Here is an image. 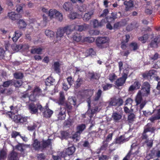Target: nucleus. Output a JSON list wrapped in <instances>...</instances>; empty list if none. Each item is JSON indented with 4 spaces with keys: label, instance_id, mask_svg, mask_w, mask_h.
<instances>
[{
    "label": "nucleus",
    "instance_id": "f257e3e1",
    "mask_svg": "<svg viewBox=\"0 0 160 160\" xmlns=\"http://www.w3.org/2000/svg\"><path fill=\"white\" fill-rule=\"evenodd\" d=\"M32 146L34 151L42 152L47 148L52 146L51 140L48 139L47 140H42L40 141L37 139H35L33 140Z\"/></svg>",
    "mask_w": 160,
    "mask_h": 160
},
{
    "label": "nucleus",
    "instance_id": "f03ea898",
    "mask_svg": "<svg viewBox=\"0 0 160 160\" xmlns=\"http://www.w3.org/2000/svg\"><path fill=\"white\" fill-rule=\"evenodd\" d=\"M59 97L58 101V103L61 106V107H66L69 110H72V105L75 106L76 104V99L75 98L69 99L68 102H65V97L64 93L61 92L59 93Z\"/></svg>",
    "mask_w": 160,
    "mask_h": 160
},
{
    "label": "nucleus",
    "instance_id": "7ed1b4c3",
    "mask_svg": "<svg viewBox=\"0 0 160 160\" xmlns=\"http://www.w3.org/2000/svg\"><path fill=\"white\" fill-rule=\"evenodd\" d=\"M109 39L106 37H98L95 43L97 47L99 49H102L107 48L109 45Z\"/></svg>",
    "mask_w": 160,
    "mask_h": 160
},
{
    "label": "nucleus",
    "instance_id": "20e7f679",
    "mask_svg": "<svg viewBox=\"0 0 160 160\" xmlns=\"http://www.w3.org/2000/svg\"><path fill=\"white\" fill-rule=\"evenodd\" d=\"M71 25H68L64 27L60 28L58 29L56 32V37L57 38H61L64 36L65 33L69 35L72 31Z\"/></svg>",
    "mask_w": 160,
    "mask_h": 160
},
{
    "label": "nucleus",
    "instance_id": "39448f33",
    "mask_svg": "<svg viewBox=\"0 0 160 160\" xmlns=\"http://www.w3.org/2000/svg\"><path fill=\"white\" fill-rule=\"evenodd\" d=\"M28 108L32 114H34L37 113L38 109L41 112L42 111V107L39 103L35 104L33 102L30 103L28 105Z\"/></svg>",
    "mask_w": 160,
    "mask_h": 160
},
{
    "label": "nucleus",
    "instance_id": "423d86ee",
    "mask_svg": "<svg viewBox=\"0 0 160 160\" xmlns=\"http://www.w3.org/2000/svg\"><path fill=\"white\" fill-rule=\"evenodd\" d=\"M27 117L23 116L21 114H17L13 116L12 121L18 124H26L27 122Z\"/></svg>",
    "mask_w": 160,
    "mask_h": 160
},
{
    "label": "nucleus",
    "instance_id": "0eeeda50",
    "mask_svg": "<svg viewBox=\"0 0 160 160\" xmlns=\"http://www.w3.org/2000/svg\"><path fill=\"white\" fill-rule=\"evenodd\" d=\"M128 70L125 69L124 70L122 77L118 79L116 81L115 84L117 86L119 87L123 85L128 78Z\"/></svg>",
    "mask_w": 160,
    "mask_h": 160
},
{
    "label": "nucleus",
    "instance_id": "6e6552de",
    "mask_svg": "<svg viewBox=\"0 0 160 160\" xmlns=\"http://www.w3.org/2000/svg\"><path fill=\"white\" fill-rule=\"evenodd\" d=\"M150 85L147 82H144L142 86L141 92L143 96H148L150 94Z\"/></svg>",
    "mask_w": 160,
    "mask_h": 160
},
{
    "label": "nucleus",
    "instance_id": "1a4fd4ad",
    "mask_svg": "<svg viewBox=\"0 0 160 160\" xmlns=\"http://www.w3.org/2000/svg\"><path fill=\"white\" fill-rule=\"evenodd\" d=\"M122 16L121 13L120 12H112L109 17H107L104 19L105 22H114L117 18H119Z\"/></svg>",
    "mask_w": 160,
    "mask_h": 160
},
{
    "label": "nucleus",
    "instance_id": "9d476101",
    "mask_svg": "<svg viewBox=\"0 0 160 160\" xmlns=\"http://www.w3.org/2000/svg\"><path fill=\"white\" fill-rule=\"evenodd\" d=\"M69 115V113L71 112V110H69L68 108H66V107H60V111L57 115V118L58 120H63L65 119L66 116V111Z\"/></svg>",
    "mask_w": 160,
    "mask_h": 160
},
{
    "label": "nucleus",
    "instance_id": "9b49d317",
    "mask_svg": "<svg viewBox=\"0 0 160 160\" xmlns=\"http://www.w3.org/2000/svg\"><path fill=\"white\" fill-rule=\"evenodd\" d=\"M88 110L87 113L88 116L91 118L98 110V108L97 106L91 108V101L90 100L88 101Z\"/></svg>",
    "mask_w": 160,
    "mask_h": 160
},
{
    "label": "nucleus",
    "instance_id": "f8f14e48",
    "mask_svg": "<svg viewBox=\"0 0 160 160\" xmlns=\"http://www.w3.org/2000/svg\"><path fill=\"white\" fill-rule=\"evenodd\" d=\"M123 103L122 99L120 98L117 99L116 98H112L109 102L110 106H117L119 107L122 106Z\"/></svg>",
    "mask_w": 160,
    "mask_h": 160
},
{
    "label": "nucleus",
    "instance_id": "ddd939ff",
    "mask_svg": "<svg viewBox=\"0 0 160 160\" xmlns=\"http://www.w3.org/2000/svg\"><path fill=\"white\" fill-rule=\"evenodd\" d=\"M43 115V117L46 118H49L52 116L53 113V111L49 109L47 105L43 108L42 107Z\"/></svg>",
    "mask_w": 160,
    "mask_h": 160
},
{
    "label": "nucleus",
    "instance_id": "4468645a",
    "mask_svg": "<svg viewBox=\"0 0 160 160\" xmlns=\"http://www.w3.org/2000/svg\"><path fill=\"white\" fill-rule=\"evenodd\" d=\"M156 157L158 158L160 157V150L158 149H153L146 156V158L148 159H150Z\"/></svg>",
    "mask_w": 160,
    "mask_h": 160
},
{
    "label": "nucleus",
    "instance_id": "2eb2a0df",
    "mask_svg": "<svg viewBox=\"0 0 160 160\" xmlns=\"http://www.w3.org/2000/svg\"><path fill=\"white\" fill-rule=\"evenodd\" d=\"M8 16L10 19L13 21L18 20L22 17L20 14L16 13L15 12H13L8 13Z\"/></svg>",
    "mask_w": 160,
    "mask_h": 160
},
{
    "label": "nucleus",
    "instance_id": "dca6fc26",
    "mask_svg": "<svg viewBox=\"0 0 160 160\" xmlns=\"http://www.w3.org/2000/svg\"><path fill=\"white\" fill-rule=\"evenodd\" d=\"M160 41V35H158L154 39L151 41L149 45L150 47L152 48H157L158 47V44Z\"/></svg>",
    "mask_w": 160,
    "mask_h": 160
},
{
    "label": "nucleus",
    "instance_id": "f3484780",
    "mask_svg": "<svg viewBox=\"0 0 160 160\" xmlns=\"http://www.w3.org/2000/svg\"><path fill=\"white\" fill-rule=\"evenodd\" d=\"M141 86V82L138 80L136 81L133 85H131L128 89V91L132 92L140 88Z\"/></svg>",
    "mask_w": 160,
    "mask_h": 160
},
{
    "label": "nucleus",
    "instance_id": "a211bd4d",
    "mask_svg": "<svg viewBox=\"0 0 160 160\" xmlns=\"http://www.w3.org/2000/svg\"><path fill=\"white\" fill-rule=\"evenodd\" d=\"M152 124L151 123H148L144 127V131L145 132H150L151 133H154L156 128L152 127Z\"/></svg>",
    "mask_w": 160,
    "mask_h": 160
},
{
    "label": "nucleus",
    "instance_id": "6ab92c4d",
    "mask_svg": "<svg viewBox=\"0 0 160 160\" xmlns=\"http://www.w3.org/2000/svg\"><path fill=\"white\" fill-rule=\"evenodd\" d=\"M126 24V22L124 20H122L120 21L115 23L113 26L114 29H118L120 27L125 26Z\"/></svg>",
    "mask_w": 160,
    "mask_h": 160
},
{
    "label": "nucleus",
    "instance_id": "aec40b11",
    "mask_svg": "<svg viewBox=\"0 0 160 160\" xmlns=\"http://www.w3.org/2000/svg\"><path fill=\"white\" fill-rule=\"evenodd\" d=\"M125 39L123 40L121 43V48L123 50L126 49L127 47V43L129 41L130 36L129 34H126L125 35Z\"/></svg>",
    "mask_w": 160,
    "mask_h": 160
},
{
    "label": "nucleus",
    "instance_id": "412c9836",
    "mask_svg": "<svg viewBox=\"0 0 160 160\" xmlns=\"http://www.w3.org/2000/svg\"><path fill=\"white\" fill-rule=\"evenodd\" d=\"M76 150V148L72 146L66 148L65 150V155L68 156L72 155L74 153Z\"/></svg>",
    "mask_w": 160,
    "mask_h": 160
},
{
    "label": "nucleus",
    "instance_id": "4be33fe9",
    "mask_svg": "<svg viewBox=\"0 0 160 160\" xmlns=\"http://www.w3.org/2000/svg\"><path fill=\"white\" fill-rule=\"evenodd\" d=\"M45 85L47 86H50L55 84V80L52 77H48L45 80Z\"/></svg>",
    "mask_w": 160,
    "mask_h": 160
},
{
    "label": "nucleus",
    "instance_id": "5701e85b",
    "mask_svg": "<svg viewBox=\"0 0 160 160\" xmlns=\"http://www.w3.org/2000/svg\"><path fill=\"white\" fill-rule=\"evenodd\" d=\"M89 79L91 80H97L99 79L100 76L98 74L94 72H88Z\"/></svg>",
    "mask_w": 160,
    "mask_h": 160
},
{
    "label": "nucleus",
    "instance_id": "b1692460",
    "mask_svg": "<svg viewBox=\"0 0 160 160\" xmlns=\"http://www.w3.org/2000/svg\"><path fill=\"white\" fill-rule=\"evenodd\" d=\"M134 2L133 0H129L128 1H125L124 2V4L125 6V10L126 11H128L130 8L134 6Z\"/></svg>",
    "mask_w": 160,
    "mask_h": 160
},
{
    "label": "nucleus",
    "instance_id": "393cba45",
    "mask_svg": "<svg viewBox=\"0 0 160 160\" xmlns=\"http://www.w3.org/2000/svg\"><path fill=\"white\" fill-rule=\"evenodd\" d=\"M154 74L153 70H150L148 72H145L142 74V76L144 79H149Z\"/></svg>",
    "mask_w": 160,
    "mask_h": 160
},
{
    "label": "nucleus",
    "instance_id": "a878e982",
    "mask_svg": "<svg viewBox=\"0 0 160 160\" xmlns=\"http://www.w3.org/2000/svg\"><path fill=\"white\" fill-rule=\"evenodd\" d=\"M32 91L37 97L40 96H43L41 89L38 87L36 86Z\"/></svg>",
    "mask_w": 160,
    "mask_h": 160
},
{
    "label": "nucleus",
    "instance_id": "bb28decb",
    "mask_svg": "<svg viewBox=\"0 0 160 160\" xmlns=\"http://www.w3.org/2000/svg\"><path fill=\"white\" fill-rule=\"evenodd\" d=\"M112 118L114 121L116 122H119L122 118V115L116 112L112 113Z\"/></svg>",
    "mask_w": 160,
    "mask_h": 160
},
{
    "label": "nucleus",
    "instance_id": "cd10ccee",
    "mask_svg": "<svg viewBox=\"0 0 160 160\" xmlns=\"http://www.w3.org/2000/svg\"><path fill=\"white\" fill-rule=\"evenodd\" d=\"M105 20H106L105 19H103L101 21L99 22L97 20L95 19L93 22V27L96 28L102 26L103 23H106Z\"/></svg>",
    "mask_w": 160,
    "mask_h": 160
},
{
    "label": "nucleus",
    "instance_id": "c85d7f7f",
    "mask_svg": "<svg viewBox=\"0 0 160 160\" xmlns=\"http://www.w3.org/2000/svg\"><path fill=\"white\" fill-rule=\"evenodd\" d=\"M142 93L141 91H139L138 93L136 98H135V101L137 105L140 104L142 100Z\"/></svg>",
    "mask_w": 160,
    "mask_h": 160
},
{
    "label": "nucleus",
    "instance_id": "c756f323",
    "mask_svg": "<svg viewBox=\"0 0 160 160\" xmlns=\"http://www.w3.org/2000/svg\"><path fill=\"white\" fill-rule=\"evenodd\" d=\"M8 158L9 160H18L17 153L14 151H12L9 155Z\"/></svg>",
    "mask_w": 160,
    "mask_h": 160
},
{
    "label": "nucleus",
    "instance_id": "7c9ffc66",
    "mask_svg": "<svg viewBox=\"0 0 160 160\" xmlns=\"http://www.w3.org/2000/svg\"><path fill=\"white\" fill-rule=\"evenodd\" d=\"M129 47L132 51H135L138 49L139 47V45L136 42H132L129 44Z\"/></svg>",
    "mask_w": 160,
    "mask_h": 160
},
{
    "label": "nucleus",
    "instance_id": "2f4dec72",
    "mask_svg": "<svg viewBox=\"0 0 160 160\" xmlns=\"http://www.w3.org/2000/svg\"><path fill=\"white\" fill-rule=\"evenodd\" d=\"M86 125L85 124H81L78 125L77 126L76 130L81 134L86 129Z\"/></svg>",
    "mask_w": 160,
    "mask_h": 160
},
{
    "label": "nucleus",
    "instance_id": "473e14b6",
    "mask_svg": "<svg viewBox=\"0 0 160 160\" xmlns=\"http://www.w3.org/2000/svg\"><path fill=\"white\" fill-rule=\"evenodd\" d=\"M22 44L17 45L16 43H14L12 45L11 48L13 51L18 52L22 49Z\"/></svg>",
    "mask_w": 160,
    "mask_h": 160
},
{
    "label": "nucleus",
    "instance_id": "72a5a7b5",
    "mask_svg": "<svg viewBox=\"0 0 160 160\" xmlns=\"http://www.w3.org/2000/svg\"><path fill=\"white\" fill-rule=\"evenodd\" d=\"M148 38L149 35L146 34H144L142 36L138 37V39L139 41L141 42L142 43H145Z\"/></svg>",
    "mask_w": 160,
    "mask_h": 160
},
{
    "label": "nucleus",
    "instance_id": "f704fd0d",
    "mask_svg": "<svg viewBox=\"0 0 160 160\" xmlns=\"http://www.w3.org/2000/svg\"><path fill=\"white\" fill-rule=\"evenodd\" d=\"M86 27L84 25H76L74 26V29L79 32H82L86 29Z\"/></svg>",
    "mask_w": 160,
    "mask_h": 160
},
{
    "label": "nucleus",
    "instance_id": "c9c22d12",
    "mask_svg": "<svg viewBox=\"0 0 160 160\" xmlns=\"http://www.w3.org/2000/svg\"><path fill=\"white\" fill-rule=\"evenodd\" d=\"M22 32L19 30H18L15 32V36L12 38L13 42H16L17 40L21 36Z\"/></svg>",
    "mask_w": 160,
    "mask_h": 160
},
{
    "label": "nucleus",
    "instance_id": "e433bc0d",
    "mask_svg": "<svg viewBox=\"0 0 160 160\" xmlns=\"http://www.w3.org/2000/svg\"><path fill=\"white\" fill-rule=\"evenodd\" d=\"M102 91L100 89H99L98 91L96 93L94 99V100L95 101H97L99 100L101 97L102 94Z\"/></svg>",
    "mask_w": 160,
    "mask_h": 160
},
{
    "label": "nucleus",
    "instance_id": "4c0bfd02",
    "mask_svg": "<svg viewBox=\"0 0 160 160\" xmlns=\"http://www.w3.org/2000/svg\"><path fill=\"white\" fill-rule=\"evenodd\" d=\"M136 118L135 115L133 113H131L128 115V121L129 123H132Z\"/></svg>",
    "mask_w": 160,
    "mask_h": 160
},
{
    "label": "nucleus",
    "instance_id": "58836bf2",
    "mask_svg": "<svg viewBox=\"0 0 160 160\" xmlns=\"http://www.w3.org/2000/svg\"><path fill=\"white\" fill-rule=\"evenodd\" d=\"M93 14V13L92 12H89L86 13L84 15L83 19L85 21H88L91 18Z\"/></svg>",
    "mask_w": 160,
    "mask_h": 160
},
{
    "label": "nucleus",
    "instance_id": "ea45409f",
    "mask_svg": "<svg viewBox=\"0 0 160 160\" xmlns=\"http://www.w3.org/2000/svg\"><path fill=\"white\" fill-rule=\"evenodd\" d=\"M18 22V27L20 29H23L25 28L27 24L22 19H19Z\"/></svg>",
    "mask_w": 160,
    "mask_h": 160
},
{
    "label": "nucleus",
    "instance_id": "a19ab883",
    "mask_svg": "<svg viewBox=\"0 0 160 160\" xmlns=\"http://www.w3.org/2000/svg\"><path fill=\"white\" fill-rule=\"evenodd\" d=\"M125 138L122 135L117 138L115 139V143L116 144H121L124 142L125 141Z\"/></svg>",
    "mask_w": 160,
    "mask_h": 160
},
{
    "label": "nucleus",
    "instance_id": "79ce46f5",
    "mask_svg": "<svg viewBox=\"0 0 160 160\" xmlns=\"http://www.w3.org/2000/svg\"><path fill=\"white\" fill-rule=\"evenodd\" d=\"M83 79L81 78L78 77L76 81V83L75 85V87L76 88H79L82 84Z\"/></svg>",
    "mask_w": 160,
    "mask_h": 160
},
{
    "label": "nucleus",
    "instance_id": "37998d69",
    "mask_svg": "<svg viewBox=\"0 0 160 160\" xmlns=\"http://www.w3.org/2000/svg\"><path fill=\"white\" fill-rule=\"evenodd\" d=\"M13 85L16 88L20 87L23 83V82L21 80H17L14 79H12Z\"/></svg>",
    "mask_w": 160,
    "mask_h": 160
},
{
    "label": "nucleus",
    "instance_id": "c03bdc74",
    "mask_svg": "<svg viewBox=\"0 0 160 160\" xmlns=\"http://www.w3.org/2000/svg\"><path fill=\"white\" fill-rule=\"evenodd\" d=\"M13 82L12 79L7 80L3 82L2 86L4 88H8L10 86L13 85Z\"/></svg>",
    "mask_w": 160,
    "mask_h": 160
},
{
    "label": "nucleus",
    "instance_id": "a18cd8bd",
    "mask_svg": "<svg viewBox=\"0 0 160 160\" xmlns=\"http://www.w3.org/2000/svg\"><path fill=\"white\" fill-rule=\"evenodd\" d=\"M63 7L66 11H69L72 9V4L69 2H66L63 4Z\"/></svg>",
    "mask_w": 160,
    "mask_h": 160
},
{
    "label": "nucleus",
    "instance_id": "49530a36",
    "mask_svg": "<svg viewBox=\"0 0 160 160\" xmlns=\"http://www.w3.org/2000/svg\"><path fill=\"white\" fill-rule=\"evenodd\" d=\"M72 38L73 41L78 42L81 40L82 36L79 34L77 33L73 35Z\"/></svg>",
    "mask_w": 160,
    "mask_h": 160
},
{
    "label": "nucleus",
    "instance_id": "de8ad7c7",
    "mask_svg": "<svg viewBox=\"0 0 160 160\" xmlns=\"http://www.w3.org/2000/svg\"><path fill=\"white\" fill-rule=\"evenodd\" d=\"M45 33L46 36L48 37L52 38L54 36V32L51 30H46L45 31Z\"/></svg>",
    "mask_w": 160,
    "mask_h": 160
},
{
    "label": "nucleus",
    "instance_id": "09e8293b",
    "mask_svg": "<svg viewBox=\"0 0 160 160\" xmlns=\"http://www.w3.org/2000/svg\"><path fill=\"white\" fill-rule=\"evenodd\" d=\"M42 51V49L40 48H35L31 50V52L32 54L37 53L38 54H40Z\"/></svg>",
    "mask_w": 160,
    "mask_h": 160
},
{
    "label": "nucleus",
    "instance_id": "8fccbe9b",
    "mask_svg": "<svg viewBox=\"0 0 160 160\" xmlns=\"http://www.w3.org/2000/svg\"><path fill=\"white\" fill-rule=\"evenodd\" d=\"M29 99L31 101L34 102L37 100V97L32 91L30 94L28 96Z\"/></svg>",
    "mask_w": 160,
    "mask_h": 160
},
{
    "label": "nucleus",
    "instance_id": "3c124183",
    "mask_svg": "<svg viewBox=\"0 0 160 160\" xmlns=\"http://www.w3.org/2000/svg\"><path fill=\"white\" fill-rule=\"evenodd\" d=\"M13 76L16 79H22L23 77V74L21 72H16L13 74Z\"/></svg>",
    "mask_w": 160,
    "mask_h": 160
},
{
    "label": "nucleus",
    "instance_id": "603ef678",
    "mask_svg": "<svg viewBox=\"0 0 160 160\" xmlns=\"http://www.w3.org/2000/svg\"><path fill=\"white\" fill-rule=\"evenodd\" d=\"M7 153L3 150L0 151V160H3L6 158Z\"/></svg>",
    "mask_w": 160,
    "mask_h": 160
},
{
    "label": "nucleus",
    "instance_id": "864d4df0",
    "mask_svg": "<svg viewBox=\"0 0 160 160\" xmlns=\"http://www.w3.org/2000/svg\"><path fill=\"white\" fill-rule=\"evenodd\" d=\"M145 143H146L147 146L149 148L152 147L153 144V140L152 139H147L145 141Z\"/></svg>",
    "mask_w": 160,
    "mask_h": 160
},
{
    "label": "nucleus",
    "instance_id": "5fc2aeb1",
    "mask_svg": "<svg viewBox=\"0 0 160 160\" xmlns=\"http://www.w3.org/2000/svg\"><path fill=\"white\" fill-rule=\"evenodd\" d=\"M55 17L60 21H62L63 19V15L62 14L58 11L56 13Z\"/></svg>",
    "mask_w": 160,
    "mask_h": 160
},
{
    "label": "nucleus",
    "instance_id": "6e6d98bb",
    "mask_svg": "<svg viewBox=\"0 0 160 160\" xmlns=\"http://www.w3.org/2000/svg\"><path fill=\"white\" fill-rule=\"evenodd\" d=\"M37 124L35 123H33L32 125L28 126L27 128L28 130L30 131H33L35 130L36 128H37Z\"/></svg>",
    "mask_w": 160,
    "mask_h": 160
},
{
    "label": "nucleus",
    "instance_id": "4d7b16f0",
    "mask_svg": "<svg viewBox=\"0 0 160 160\" xmlns=\"http://www.w3.org/2000/svg\"><path fill=\"white\" fill-rule=\"evenodd\" d=\"M54 69L55 71L58 72L60 70V64L58 62H55L54 63Z\"/></svg>",
    "mask_w": 160,
    "mask_h": 160
},
{
    "label": "nucleus",
    "instance_id": "13d9d810",
    "mask_svg": "<svg viewBox=\"0 0 160 160\" xmlns=\"http://www.w3.org/2000/svg\"><path fill=\"white\" fill-rule=\"evenodd\" d=\"M20 136L21 135L19 132L15 131H12L11 134L12 138H16L18 136H19L20 137Z\"/></svg>",
    "mask_w": 160,
    "mask_h": 160
},
{
    "label": "nucleus",
    "instance_id": "bf43d9fd",
    "mask_svg": "<svg viewBox=\"0 0 160 160\" xmlns=\"http://www.w3.org/2000/svg\"><path fill=\"white\" fill-rule=\"evenodd\" d=\"M78 16L77 13L75 12H72L69 15V17L70 19H74L77 18Z\"/></svg>",
    "mask_w": 160,
    "mask_h": 160
},
{
    "label": "nucleus",
    "instance_id": "052dcab7",
    "mask_svg": "<svg viewBox=\"0 0 160 160\" xmlns=\"http://www.w3.org/2000/svg\"><path fill=\"white\" fill-rule=\"evenodd\" d=\"M57 11L56 10L50 9L48 12V15L51 18L53 17L54 15L55 16L56 13Z\"/></svg>",
    "mask_w": 160,
    "mask_h": 160
},
{
    "label": "nucleus",
    "instance_id": "680f3d73",
    "mask_svg": "<svg viewBox=\"0 0 160 160\" xmlns=\"http://www.w3.org/2000/svg\"><path fill=\"white\" fill-rule=\"evenodd\" d=\"M112 87V84H111L107 83L106 85H104L102 87L103 90L104 91L108 90Z\"/></svg>",
    "mask_w": 160,
    "mask_h": 160
},
{
    "label": "nucleus",
    "instance_id": "e2e57ef3",
    "mask_svg": "<svg viewBox=\"0 0 160 160\" xmlns=\"http://www.w3.org/2000/svg\"><path fill=\"white\" fill-rule=\"evenodd\" d=\"M72 120L70 119H69L65 121L64 124L66 126L69 127L72 125Z\"/></svg>",
    "mask_w": 160,
    "mask_h": 160
},
{
    "label": "nucleus",
    "instance_id": "0e129e2a",
    "mask_svg": "<svg viewBox=\"0 0 160 160\" xmlns=\"http://www.w3.org/2000/svg\"><path fill=\"white\" fill-rule=\"evenodd\" d=\"M71 86L68 85L67 83L65 82H63L62 83V88L64 89V90L65 91H67L69 88Z\"/></svg>",
    "mask_w": 160,
    "mask_h": 160
},
{
    "label": "nucleus",
    "instance_id": "69168bd1",
    "mask_svg": "<svg viewBox=\"0 0 160 160\" xmlns=\"http://www.w3.org/2000/svg\"><path fill=\"white\" fill-rule=\"evenodd\" d=\"M13 0H6V3L8 5V8H11L13 6Z\"/></svg>",
    "mask_w": 160,
    "mask_h": 160
},
{
    "label": "nucleus",
    "instance_id": "338daca9",
    "mask_svg": "<svg viewBox=\"0 0 160 160\" xmlns=\"http://www.w3.org/2000/svg\"><path fill=\"white\" fill-rule=\"evenodd\" d=\"M117 78V76L115 74L112 73L109 75V79L110 80L111 82H113V81L116 79Z\"/></svg>",
    "mask_w": 160,
    "mask_h": 160
},
{
    "label": "nucleus",
    "instance_id": "774afa93",
    "mask_svg": "<svg viewBox=\"0 0 160 160\" xmlns=\"http://www.w3.org/2000/svg\"><path fill=\"white\" fill-rule=\"evenodd\" d=\"M37 157L39 160H44L45 158V156L43 153L38 154L37 155Z\"/></svg>",
    "mask_w": 160,
    "mask_h": 160
}]
</instances>
